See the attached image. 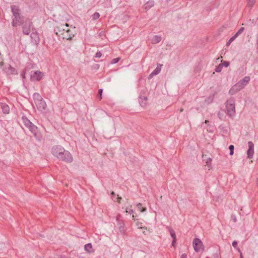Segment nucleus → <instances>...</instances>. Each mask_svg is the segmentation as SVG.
<instances>
[{
  "label": "nucleus",
  "mask_w": 258,
  "mask_h": 258,
  "mask_svg": "<svg viewBox=\"0 0 258 258\" xmlns=\"http://www.w3.org/2000/svg\"><path fill=\"white\" fill-rule=\"evenodd\" d=\"M120 217H121V216L119 214L116 216V220L118 221V223L119 222V219H120Z\"/></svg>",
  "instance_id": "39"
},
{
  "label": "nucleus",
  "mask_w": 258,
  "mask_h": 258,
  "mask_svg": "<svg viewBox=\"0 0 258 258\" xmlns=\"http://www.w3.org/2000/svg\"><path fill=\"white\" fill-rule=\"evenodd\" d=\"M21 76H22V77L23 79H25V71L22 72L21 73Z\"/></svg>",
  "instance_id": "38"
},
{
  "label": "nucleus",
  "mask_w": 258,
  "mask_h": 258,
  "mask_svg": "<svg viewBox=\"0 0 258 258\" xmlns=\"http://www.w3.org/2000/svg\"><path fill=\"white\" fill-rule=\"evenodd\" d=\"M11 8L14 17L12 22V26L16 27L21 25L26 18L20 15V9L17 6L12 5Z\"/></svg>",
  "instance_id": "2"
},
{
  "label": "nucleus",
  "mask_w": 258,
  "mask_h": 258,
  "mask_svg": "<svg viewBox=\"0 0 258 258\" xmlns=\"http://www.w3.org/2000/svg\"><path fill=\"white\" fill-rule=\"evenodd\" d=\"M208 122V120H206V121H205V123H207V122Z\"/></svg>",
  "instance_id": "51"
},
{
  "label": "nucleus",
  "mask_w": 258,
  "mask_h": 258,
  "mask_svg": "<svg viewBox=\"0 0 258 258\" xmlns=\"http://www.w3.org/2000/svg\"><path fill=\"white\" fill-rule=\"evenodd\" d=\"M250 80V77L245 76L232 87L229 91V93L230 95H234L236 94L237 92L243 89L249 83Z\"/></svg>",
  "instance_id": "3"
},
{
  "label": "nucleus",
  "mask_w": 258,
  "mask_h": 258,
  "mask_svg": "<svg viewBox=\"0 0 258 258\" xmlns=\"http://www.w3.org/2000/svg\"><path fill=\"white\" fill-rule=\"evenodd\" d=\"M3 71L7 74H16V69L9 64L4 66L3 69Z\"/></svg>",
  "instance_id": "12"
},
{
  "label": "nucleus",
  "mask_w": 258,
  "mask_h": 258,
  "mask_svg": "<svg viewBox=\"0 0 258 258\" xmlns=\"http://www.w3.org/2000/svg\"><path fill=\"white\" fill-rule=\"evenodd\" d=\"M21 25L23 34L29 35L31 32V27L32 25L31 21L29 19H26Z\"/></svg>",
  "instance_id": "6"
},
{
  "label": "nucleus",
  "mask_w": 258,
  "mask_h": 258,
  "mask_svg": "<svg viewBox=\"0 0 258 258\" xmlns=\"http://www.w3.org/2000/svg\"><path fill=\"white\" fill-rule=\"evenodd\" d=\"M121 199V197H117V199H118V202H119V200H120Z\"/></svg>",
  "instance_id": "48"
},
{
  "label": "nucleus",
  "mask_w": 258,
  "mask_h": 258,
  "mask_svg": "<svg viewBox=\"0 0 258 258\" xmlns=\"http://www.w3.org/2000/svg\"><path fill=\"white\" fill-rule=\"evenodd\" d=\"M154 5V2L152 0L149 1L144 6L145 9H148L152 8Z\"/></svg>",
  "instance_id": "15"
},
{
  "label": "nucleus",
  "mask_w": 258,
  "mask_h": 258,
  "mask_svg": "<svg viewBox=\"0 0 258 258\" xmlns=\"http://www.w3.org/2000/svg\"><path fill=\"white\" fill-rule=\"evenodd\" d=\"M137 207L138 208V209L140 210L141 212L146 211V208L142 207V205L141 203L137 204Z\"/></svg>",
  "instance_id": "22"
},
{
  "label": "nucleus",
  "mask_w": 258,
  "mask_h": 258,
  "mask_svg": "<svg viewBox=\"0 0 258 258\" xmlns=\"http://www.w3.org/2000/svg\"><path fill=\"white\" fill-rule=\"evenodd\" d=\"M119 230L120 232L123 233L125 231V224L123 222H119Z\"/></svg>",
  "instance_id": "21"
},
{
  "label": "nucleus",
  "mask_w": 258,
  "mask_h": 258,
  "mask_svg": "<svg viewBox=\"0 0 258 258\" xmlns=\"http://www.w3.org/2000/svg\"><path fill=\"white\" fill-rule=\"evenodd\" d=\"M234 40L231 37L230 38V39L228 41V42H227L226 43V45L227 46L229 45L230 44V43L233 41H234Z\"/></svg>",
  "instance_id": "35"
},
{
  "label": "nucleus",
  "mask_w": 258,
  "mask_h": 258,
  "mask_svg": "<svg viewBox=\"0 0 258 258\" xmlns=\"http://www.w3.org/2000/svg\"><path fill=\"white\" fill-rule=\"evenodd\" d=\"M237 250L239 252V253H240V252H241V251H240V249L237 248Z\"/></svg>",
  "instance_id": "47"
},
{
  "label": "nucleus",
  "mask_w": 258,
  "mask_h": 258,
  "mask_svg": "<svg viewBox=\"0 0 258 258\" xmlns=\"http://www.w3.org/2000/svg\"><path fill=\"white\" fill-rule=\"evenodd\" d=\"M33 98L35 103L43 99L41 95L38 93H34L33 94Z\"/></svg>",
  "instance_id": "18"
},
{
  "label": "nucleus",
  "mask_w": 258,
  "mask_h": 258,
  "mask_svg": "<svg viewBox=\"0 0 258 258\" xmlns=\"http://www.w3.org/2000/svg\"><path fill=\"white\" fill-rule=\"evenodd\" d=\"M75 27L70 26L68 24H58L54 27L56 35L63 39L71 40L76 34Z\"/></svg>",
  "instance_id": "1"
},
{
  "label": "nucleus",
  "mask_w": 258,
  "mask_h": 258,
  "mask_svg": "<svg viewBox=\"0 0 258 258\" xmlns=\"http://www.w3.org/2000/svg\"><path fill=\"white\" fill-rule=\"evenodd\" d=\"M35 103L38 110L40 111L44 110L46 107V104L43 99L36 102Z\"/></svg>",
  "instance_id": "13"
},
{
  "label": "nucleus",
  "mask_w": 258,
  "mask_h": 258,
  "mask_svg": "<svg viewBox=\"0 0 258 258\" xmlns=\"http://www.w3.org/2000/svg\"><path fill=\"white\" fill-rule=\"evenodd\" d=\"M161 40V37L160 36L155 35L153 37L152 39V43L156 44L159 43Z\"/></svg>",
  "instance_id": "20"
},
{
  "label": "nucleus",
  "mask_w": 258,
  "mask_h": 258,
  "mask_svg": "<svg viewBox=\"0 0 258 258\" xmlns=\"http://www.w3.org/2000/svg\"><path fill=\"white\" fill-rule=\"evenodd\" d=\"M255 3V0H247V7L250 9L253 7Z\"/></svg>",
  "instance_id": "23"
},
{
  "label": "nucleus",
  "mask_w": 258,
  "mask_h": 258,
  "mask_svg": "<svg viewBox=\"0 0 258 258\" xmlns=\"http://www.w3.org/2000/svg\"><path fill=\"white\" fill-rule=\"evenodd\" d=\"M132 218L134 221H136V219L135 218V215H133Z\"/></svg>",
  "instance_id": "44"
},
{
  "label": "nucleus",
  "mask_w": 258,
  "mask_h": 258,
  "mask_svg": "<svg viewBox=\"0 0 258 258\" xmlns=\"http://www.w3.org/2000/svg\"><path fill=\"white\" fill-rule=\"evenodd\" d=\"M84 249L87 252L89 253L93 251L92 244L90 243L85 245Z\"/></svg>",
  "instance_id": "17"
},
{
  "label": "nucleus",
  "mask_w": 258,
  "mask_h": 258,
  "mask_svg": "<svg viewBox=\"0 0 258 258\" xmlns=\"http://www.w3.org/2000/svg\"><path fill=\"white\" fill-rule=\"evenodd\" d=\"M240 258H244L242 252H240Z\"/></svg>",
  "instance_id": "45"
},
{
  "label": "nucleus",
  "mask_w": 258,
  "mask_h": 258,
  "mask_svg": "<svg viewBox=\"0 0 258 258\" xmlns=\"http://www.w3.org/2000/svg\"><path fill=\"white\" fill-rule=\"evenodd\" d=\"M222 65L221 64H220L215 69V71L216 72L219 73L222 71Z\"/></svg>",
  "instance_id": "27"
},
{
  "label": "nucleus",
  "mask_w": 258,
  "mask_h": 258,
  "mask_svg": "<svg viewBox=\"0 0 258 258\" xmlns=\"http://www.w3.org/2000/svg\"><path fill=\"white\" fill-rule=\"evenodd\" d=\"M233 221H234L235 222L236 221V217H235L233 218Z\"/></svg>",
  "instance_id": "50"
},
{
  "label": "nucleus",
  "mask_w": 258,
  "mask_h": 258,
  "mask_svg": "<svg viewBox=\"0 0 258 258\" xmlns=\"http://www.w3.org/2000/svg\"><path fill=\"white\" fill-rule=\"evenodd\" d=\"M43 77V74L39 71H36L31 74L30 79L32 81H39Z\"/></svg>",
  "instance_id": "10"
},
{
  "label": "nucleus",
  "mask_w": 258,
  "mask_h": 258,
  "mask_svg": "<svg viewBox=\"0 0 258 258\" xmlns=\"http://www.w3.org/2000/svg\"><path fill=\"white\" fill-rule=\"evenodd\" d=\"M142 223L137 222L136 223V226L138 227V228H142Z\"/></svg>",
  "instance_id": "36"
},
{
  "label": "nucleus",
  "mask_w": 258,
  "mask_h": 258,
  "mask_svg": "<svg viewBox=\"0 0 258 258\" xmlns=\"http://www.w3.org/2000/svg\"><path fill=\"white\" fill-rule=\"evenodd\" d=\"M100 17V14L98 12H95L92 16V20H96L98 19Z\"/></svg>",
  "instance_id": "24"
},
{
  "label": "nucleus",
  "mask_w": 258,
  "mask_h": 258,
  "mask_svg": "<svg viewBox=\"0 0 258 258\" xmlns=\"http://www.w3.org/2000/svg\"><path fill=\"white\" fill-rule=\"evenodd\" d=\"M175 241H176V239H173V240L172 241V245H174V243L175 242Z\"/></svg>",
  "instance_id": "43"
},
{
  "label": "nucleus",
  "mask_w": 258,
  "mask_h": 258,
  "mask_svg": "<svg viewBox=\"0 0 258 258\" xmlns=\"http://www.w3.org/2000/svg\"><path fill=\"white\" fill-rule=\"evenodd\" d=\"M119 60H120V58L119 57H117V58H113V59H112V60L111 61V64L116 63L117 62H118L119 61Z\"/></svg>",
  "instance_id": "29"
},
{
  "label": "nucleus",
  "mask_w": 258,
  "mask_h": 258,
  "mask_svg": "<svg viewBox=\"0 0 258 258\" xmlns=\"http://www.w3.org/2000/svg\"><path fill=\"white\" fill-rule=\"evenodd\" d=\"M59 160L67 163H71L73 161V158L72 155L69 151L64 150V152L61 154V158Z\"/></svg>",
  "instance_id": "9"
},
{
  "label": "nucleus",
  "mask_w": 258,
  "mask_h": 258,
  "mask_svg": "<svg viewBox=\"0 0 258 258\" xmlns=\"http://www.w3.org/2000/svg\"><path fill=\"white\" fill-rule=\"evenodd\" d=\"M180 258H187V255L185 253H183L181 254Z\"/></svg>",
  "instance_id": "40"
},
{
  "label": "nucleus",
  "mask_w": 258,
  "mask_h": 258,
  "mask_svg": "<svg viewBox=\"0 0 258 258\" xmlns=\"http://www.w3.org/2000/svg\"><path fill=\"white\" fill-rule=\"evenodd\" d=\"M169 232L172 238L174 239H176V234L174 231L172 229H170Z\"/></svg>",
  "instance_id": "25"
},
{
  "label": "nucleus",
  "mask_w": 258,
  "mask_h": 258,
  "mask_svg": "<svg viewBox=\"0 0 258 258\" xmlns=\"http://www.w3.org/2000/svg\"><path fill=\"white\" fill-rule=\"evenodd\" d=\"M222 67L224 66L225 67H228L229 66V62L227 61H223L221 63Z\"/></svg>",
  "instance_id": "30"
},
{
  "label": "nucleus",
  "mask_w": 258,
  "mask_h": 258,
  "mask_svg": "<svg viewBox=\"0 0 258 258\" xmlns=\"http://www.w3.org/2000/svg\"><path fill=\"white\" fill-rule=\"evenodd\" d=\"M183 111V109L182 108H180L179 110L180 112H182Z\"/></svg>",
  "instance_id": "46"
},
{
  "label": "nucleus",
  "mask_w": 258,
  "mask_h": 258,
  "mask_svg": "<svg viewBox=\"0 0 258 258\" xmlns=\"http://www.w3.org/2000/svg\"><path fill=\"white\" fill-rule=\"evenodd\" d=\"M238 36H239V35H237V33H236V34H235L234 36H233L232 37V38L234 40H235V39H236V38H237V37H238Z\"/></svg>",
  "instance_id": "42"
},
{
  "label": "nucleus",
  "mask_w": 258,
  "mask_h": 258,
  "mask_svg": "<svg viewBox=\"0 0 258 258\" xmlns=\"http://www.w3.org/2000/svg\"><path fill=\"white\" fill-rule=\"evenodd\" d=\"M125 212L126 213H128L129 214H131L134 213V210L132 209H127L126 208Z\"/></svg>",
  "instance_id": "33"
},
{
  "label": "nucleus",
  "mask_w": 258,
  "mask_h": 258,
  "mask_svg": "<svg viewBox=\"0 0 258 258\" xmlns=\"http://www.w3.org/2000/svg\"><path fill=\"white\" fill-rule=\"evenodd\" d=\"M234 147L233 145H231L229 146V149L230 150V155H232L234 153Z\"/></svg>",
  "instance_id": "28"
},
{
  "label": "nucleus",
  "mask_w": 258,
  "mask_h": 258,
  "mask_svg": "<svg viewBox=\"0 0 258 258\" xmlns=\"http://www.w3.org/2000/svg\"><path fill=\"white\" fill-rule=\"evenodd\" d=\"M162 65H160V64H158L156 68L152 72L151 74V76H154L158 74L161 71V67Z\"/></svg>",
  "instance_id": "16"
},
{
  "label": "nucleus",
  "mask_w": 258,
  "mask_h": 258,
  "mask_svg": "<svg viewBox=\"0 0 258 258\" xmlns=\"http://www.w3.org/2000/svg\"><path fill=\"white\" fill-rule=\"evenodd\" d=\"M22 119L24 125L36 137L38 132L37 127L33 124L25 116H23Z\"/></svg>",
  "instance_id": "5"
},
{
  "label": "nucleus",
  "mask_w": 258,
  "mask_h": 258,
  "mask_svg": "<svg viewBox=\"0 0 258 258\" xmlns=\"http://www.w3.org/2000/svg\"><path fill=\"white\" fill-rule=\"evenodd\" d=\"M244 27H241L239 30L238 31L236 32L237 33V35H239L240 34H241L244 31Z\"/></svg>",
  "instance_id": "32"
},
{
  "label": "nucleus",
  "mask_w": 258,
  "mask_h": 258,
  "mask_svg": "<svg viewBox=\"0 0 258 258\" xmlns=\"http://www.w3.org/2000/svg\"><path fill=\"white\" fill-rule=\"evenodd\" d=\"M102 92H103V90L102 89H100L99 90H98V95H97V98L99 99V100H101L102 99Z\"/></svg>",
  "instance_id": "26"
},
{
  "label": "nucleus",
  "mask_w": 258,
  "mask_h": 258,
  "mask_svg": "<svg viewBox=\"0 0 258 258\" xmlns=\"http://www.w3.org/2000/svg\"><path fill=\"white\" fill-rule=\"evenodd\" d=\"M31 37L34 39L36 43H38L39 42V38L37 33L32 32L31 34Z\"/></svg>",
  "instance_id": "19"
},
{
  "label": "nucleus",
  "mask_w": 258,
  "mask_h": 258,
  "mask_svg": "<svg viewBox=\"0 0 258 258\" xmlns=\"http://www.w3.org/2000/svg\"><path fill=\"white\" fill-rule=\"evenodd\" d=\"M111 195L112 196H115V193L113 191H112V192H111Z\"/></svg>",
  "instance_id": "49"
},
{
  "label": "nucleus",
  "mask_w": 258,
  "mask_h": 258,
  "mask_svg": "<svg viewBox=\"0 0 258 258\" xmlns=\"http://www.w3.org/2000/svg\"><path fill=\"white\" fill-rule=\"evenodd\" d=\"M227 109V114L230 117H233L235 115V100L232 97L229 98L225 103Z\"/></svg>",
  "instance_id": "4"
},
{
  "label": "nucleus",
  "mask_w": 258,
  "mask_h": 258,
  "mask_svg": "<svg viewBox=\"0 0 258 258\" xmlns=\"http://www.w3.org/2000/svg\"><path fill=\"white\" fill-rule=\"evenodd\" d=\"M0 108L2 110L4 114H8L10 112V107L6 103H0Z\"/></svg>",
  "instance_id": "14"
},
{
  "label": "nucleus",
  "mask_w": 258,
  "mask_h": 258,
  "mask_svg": "<svg viewBox=\"0 0 258 258\" xmlns=\"http://www.w3.org/2000/svg\"><path fill=\"white\" fill-rule=\"evenodd\" d=\"M192 244L194 250L196 252H200L203 250V244L202 241L199 238H195Z\"/></svg>",
  "instance_id": "8"
},
{
  "label": "nucleus",
  "mask_w": 258,
  "mask_h": 258,
  "mask_svg": "<svg viewBox=\"0 0 258 258\" xmlns=\"http://www.w3.org/2000/svg\"><path fill=\"white\" fill-rule=\"evenodd\" d=\"M256 45H257V49L258 50V35H257L256 37Z\"/></svg>",
  "instance_id": "41"
},
{
  "label": "nucleus",
  "mask_w": 258,
  "mask_h": 258,
  "mask_svg": "<svg viewBox=\"0 0 258 258\" xmlns=\"http://www.w3.org/2000/svg\"><path fill=\"white\" fill-rule=\"evenodd\" d=\"M102 56V53L100 51H97L95 54V57L100 58Z\"/></svg>",
  "instance_id": "34"
},
{
  "label": "nucleus",
  "mask_w": 258,
  "mask_h": 258,
  "mask_svg": "<svg viewBox=\"0 0 258 258\" xmlns=\"http://www.w3.org/2000/svg\"><path fill=\"white\" fill-rule=\"evenodd\" d=\"M140 99H141V100H140V101H139V102H140V103L141 105L142 106H144L145 105V104H146V103H142V102H141V101H142V100H145V101H147V97H144L143 98H140Z\"/></svg>",
  "instance_id": "31"
},
{
  "label": "nucleus",
  "mask_w": 258,
  "mask_h": 258,
  "mask_svg": "<svg viewBox=\"0 0 258 258\" xmlns=\"http://www.w3.org/2000/svg\"><path fill=\"white\" fill-rule=\"evenodd\" d=\"M64 149L61 146L56 145L53 146L51 149L52 154L59 160L61 158V154L64 152Z\"/></svg>",
  "instance_id": "7"
},
{
  "label": "nucleus",
  "mask_w": 258,
  "mask_h": 258,
  "mask_svg": "<svg viewBox=\"0 0 258 258\" xmlns=\"http://www.w3.org/2000/svg\"><path fill=\"white\" fill-rule=\"evenodd\" d=\"M248 149L247 151V157L251 159L252 158L254 154V144L251 142H248Z\"/></svg>",
  "instance_id": "11"
},
{
  "label": "nucleus",
  "mask_w": 258,
  "mask_h": 258,
  "mask_svg": "<svg viewBox=\"0 0 258 258\" xmlns=\"http://www.w3.org/2000/svg\"><path fill=\"white\" fill-rule=\"evenodd\" d=\"M237 242L236 241H234L233 242H232V246L234 247V248H236V246H237Z\"/></svg>",
  "instance_id": "37"
}]
</instances>
